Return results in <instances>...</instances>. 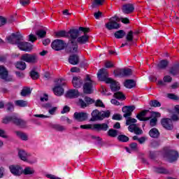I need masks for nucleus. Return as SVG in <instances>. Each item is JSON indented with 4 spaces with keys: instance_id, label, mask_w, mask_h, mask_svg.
Returning a JSON list of instances; mask_svg holds the SVG:
<instances>
[{
    "instance_id": "obj_33",
    "label": "nucleus",
    "mask_w": 179,
    "mask_h": 179,
    "mask_svg": "<svg viewBox=\"0 0 179 179\" xmlns=\"http://www.w3.org/2000/svg\"><path fill=\"white\" fill-rule=\"evenodd\" d=\"M20 94L22 96V97H26V96L31 94V90H30V87H24L20 92Z\"/></svg>"
},
{
    "instance_id": "obj_43",
    "label": "nucleus",
    "mask_w": 179,
    "mask_h": 179,
    "mask_svg": "<svg viewBox=\"0 0 179 179\" xmlns=\"http://www.w3.org/2000/svg\"><path fill=\"white\" fill-rule=\"evenodd\" d=\"M114 97L117 100H125V95L121 92H117L114 94Z\"/></svg>"
},
{
    "instance_id": "obj_63",
    "label": "nucleus",
    "mask_w": 179,
    "mask_h": 179,
    "mask_svg": "<svg viewBox=\"0 0 179 179\" xmlns=\"http://www.w3.org/2000/svg\"><path fill=\"white\" fill-rule=\"evenodd\" d=\"M2 122L3 124H9V122H12V116L4 118Z\"/></svg>"
},
{
    "instance_id": "obj_48",
    "label": "nucleus",
    "mask_w": 179,
    "mask_h": 179,
    "mask_svg": "<svg viewBox=\"0 0 179 179\" xmlns=\"http://www.w3.org/2000/svg\"><path fill=\"white\" fill-rule=\"evenodd\" d=\"M53 128L55 129V131H59V132L66 130V128L61 124H55L53 125Z\"/></svg>"
},
{
    "instance_id": "obj_3",
    "label": "nucleus",
    "mask_w": 179,
    "mask_h": 179,
    "mask_svg": "<svg viewBox=\"0 0 179 179\" xmlns=\"http://www.w3.org/2000/svg\"><path fill=\"white\" fill-rule=\"evenodd\" d=\"M120 22V18L117 16H115L109 20V22L106 24V27L108 30H114L115 29H120V24L117 23Z\"/></svg>"
},
{
    "instance_id": "obj_26",
    "label": "nucleus",
    "mask_w": 179,
    "mask_h": 179,
    "mask_svg": "<svg viewBox=\"0 0 179 179\" xmlns=\"http://www.w3.org/2000/svg\"><path fill=\"white\" fill-rule=\"evenodd\" d=\"M94 129L96 131H107L108 129V124L106 123L94 124Z\"/></svg>"
},
{
    "instance_id": "obj_25",
    "label": "nucleus",
    "mask_w": 179,
    "mask_h": 179,
    "mask_svg": "<svg viewBox=\"0 0 179 179\" xmlns=\"http://www.w3.org/2000/svg\"><path fill=\"white\" fill-rule=\"evenodd\" d=\"M73 87L76 89L81 87L83 85V80L80 79V77H73L72 80Z\"/></svg>"
},
{
    "instance_id": "obj_19",
    "label": "nucleus",
    "mask_w": 179,
    "mask_h": 179,
    "mask_svg": "<svg viewBox=\"0 0 179 179\" xmlns=\"http://www.w3.org/2000/svg\"><path fill=\"white\" fill-rule=\"evenodd\" d=\"M101 112L99 111V110H94L91 113L92 117L90 118V121H101Z\"/></svg>"
},
{
    "instance_id": "obj_11",
    "label": "nucleus",
    "mask_w": 179,
    "mask_h": 179,
    "mask_svg": "<svg viewBox=\"0 0 179 179\" xmlns=\"http://www.w3.org/2000/svg\"><path fill=\"white\" fill-rule=\"evenodd\" d=\"M106 83L110 85V88L112 92H118V90H120V89H121V87L120 86V83H118V82L114 80L113 78H109L106 81Z\"/></svg>"
},
{
    "instance_id": "obj_9",
    "label": "nucleus",
    "mask_w": 179,
    "mask_h": 179,
    "mask_svg": "<svg viewBox=\"0 0 179 179\" xmlns=\"http://www.w3.org/2000/svg\"><path fill=\"white\" fill-rule=\"evenodd\" d=\"M161 124L165 129L167 131H173L174 129V125L173 124V120L170 118H163L161 120Z\"/></svg>"
},
{
    "instance_id": "obj_41",
    "label": "nucleus",
    "mask_w": 179,
    "mask_h": 179,
    "mask_svg": "<svg viewBox=\"0 0 179 179\" xmlns=\"http://www.w3.org/2000/svg\"><path fill=\"white\" fill-rule=\"evenodd\" d=\"M56 37L60 38L61 37H69L68 32L66 31H59L55 33Z\"/></svg>"
},
{
    "instance_id": "obj_10",
    "label": "nucleus",
    "mask_w": 179,
    "mask_h": 179,
    "mask_svg": "<svg viewBox=\"0 0 179 179\" xmlns=\"http://www.w3.org/2000/svg\"><path fill=\"white\" fill-rule=\"evenodd\" d=\"M135 110V106H125L122 108L123 117L128 118L132 115V113Z\"/></svg>"
},
{
    "instance_id": "obj_35",
    "label": "nucleus",
    "mask_w": 179,
    "mask_h": 179,
    "mask_svg": "<svg viewBox=\"0 0 179 179\" xmlns=\"http://www.w3.org/2000/svg\"><path fill=\"white\" fill-rule=\"evenodd\" d=\"M169 66V62L167 60H162L158 64V69H166Z\"/></svg>"
},
{
    "instance_id": "obj_18",
    "label": "nucleus",
    "mask_w": 179,
    "mask_h": 179,
    "mask_svg": "<svg viewBox=\"0 0 179 179\" xmlns=\"http://www.w3.org/2000/svg\"><path fill=\"white\" fill-rule=\"evenodd\" d=\"M93 83H85L83 85V92L85 94H92L93 93Z\"/></svg>"
},
{
    "instance_id": "obj_51",
    "label": "nucleus",
    "mask_w": 179,
    "mask_h": 179,
    "mask_svg": "<svg viewBox=\"0 0 179 179\" xmlns=\"http://www.w3.org/2000/svg\"><path fill=\"white\" fill-rule=\"evenodd\" d=\"M80 128H81V129H94V124H83L80 126Z\"/></svg>"
},
{
    "instance_id": "obj_8",
    "label": "nucleus",
    "mask_w": 179,
    "mask_h": 179,
    "mask_svg": "<svg viewBox=\"0 0 179 179\" xmlns=\"http://www.w3.org/2000/svg\"><path fill=\"white\" fill-rule=\"evenodd\" d=\"M97 77L101 82H105L107 83V81L111 78H108V71L106 69H101L97 73Z\"/></svg>"
},
{
    "instance_id": "obj_42",
    "label": "nucleus",
    "mask_w": 179,
    "mask_h": 179,
    "mask_svg": "<svg viewBox=\"0 0 179 179\" xmlns=\"http://www.w3.org/2000/svg\"><path fill=\"white\" fill-rule=\"evenodd\" d=\"M125 36V31L124 30H119L115 33V38H123Z\"/></svg>"
},
{
    "instance_id": "obj_28",
    "label": "nucleus",
    "mask_w": 179,
    "mask_h": 179,
    "mask_svg": "<svg viewBox=\"0 0 179 179\" xmlns=\"http://www.w3.org/2000/svg\"><path fill=\"white\" fill-rule=\"evenodd\" d=\"M0 78L4 80L8 78V70L3 66H0Z\"/></svg>"
},
{
    "instance_id": "obj_15",
    "label": "nucleus",
    "mask_w": 179,
    "mask_h": 179,
    "mask_svg": "<svg viewBox=\"0 0 179 179\" xmlns=\"http://www.w3.org/2000/svg\"><path fill=\"white\" fill-rule=\"evenodd\" d=\"M68 35L69 37L70 36L71 41H76V38H78V37L80 36V34L79 32V29H73L69 31Z\"/></svg>"
},
{
    "instance_id": "obj_22",
    "label": "nucleus",
    "mask_w": 179,
    "mask_h": 179,
    "mask_svg": "<svg viewBox=\"0 0 179 179\" xmlns=\"http://www.w3.org/2000/svg\"><path fill=\"white\" fill-rule=\"evenodd\" d=\"M152 115L154 116L150 121V127H156L157 125V118L161 117V114L159 112H152Z\"/></svg>"
},
{
    "instance_id": "obj_27",
    "label": "nucleus",
    "mask_w": 179,
    "mask_h": 179,
    "mask_svg": "<svg viewBox=\"0 0 179 179\" xmlns=\"http://www.w3.org/2000/svg\"><path fill=\"white\" fill-rule=\"evenodd\" d=\"M79 61V56L78 55H71L69 57V62L71 65H78Z\"/></svg>"
},
{
    "instance_id": "obj_54",
    "label": "nucleus",
    "mask_w": 179,
    "mask_h": 179,
    "mask_svg": "<svg viewBox=\"0 0 179 179\" xmlns=\"http://www.w3.org/2000/svg\"><path fill=\"white\" fill-rule=\"evenodd\" d=\"M167 98L171 100H175L176 101H178L179 100L178 95H176V94H167Z\"/></svg>"
},
{
    "instance_id": "obj_64",
    "label": "nucleus",
    "mask_w": 179,
    "mask_h": 179,
    "mask_svg": "<svg viewBox=\"0 0 179 179\" xmlns=\"http://www.w3.org/2000/svg\"><path fill=\"white\" fill-rule=\"evenodd\" d=\"M37 41V37L33 34H30L29 36V41H31V43H34V41Z\"/></svg>"
},
{
    "instance_id": "obj_38",
    "label": "nucleus",
    "mask_w": 179,
    "mask_h": 179,
    "mask_svg": "<svg viewBox=\"0 0 179 179\" xmlns=\"http://www.w3.org/2000/svg\"><path fill=\"white\" fill-rule=\"evenodd\" d=\"M15 134L17 136H18V138H20L22 141H27L29 139V138L27 137V134L22 131H16Z\"/></svg>"
},
{
    "instance_id": "obj_30",
    "label": "nucleus",
    "mask_w": 179,
    "mask_h": 179,
    "mask_svg": "<svg viewBox=\"0 0 179 179\" xmlns=\"http://www.w3.org/2000/svg\"><path fill=\"white\" fill-rule=\"evenodd\" d=\"M18 155L21 160H23V162H26L27 161V158L29 157V156H30V154H27L26 151L21 150L19 151Z\"/></svg>"
},
{
    "instance_id": "obj_56",
    "label": "nucleus",
    "mask_w": 179,
    "mask_h": 179,
    "mask_svg": "<svg viewBox=\"0 0 179 179\" xmlns=\"http://www.w3.org/2000/svg\"><path fill=\"white\" fill-rule=\"evenodd\" d=\"M155 171L159 174H167V170L164 169V168H155Z\"/></svg>"
},
{
    "instance_id": "obj_55",
    "label": "nucleus",
    "mask_w": 179,
    "mask_h": 179,
    "mask_svg": "<svg viewBox=\"0 0 179 179\" xmlns=\"http://www.w3.org/2000/svg\"><path fill=\"white\" fill-rule=\"evenodd\" d=\"M30 76L31 79H33L34 80H36V79H38V78L40 77V75H38L37 71H31L30 72Z\"/></svg>"
},
{
    "instance_id": "obj_34",
    "label": "nucleus",
    "mask_w": 179,
    "mask_h": 179,
    "mask_svg": "<svg viewBox=\"0 0 179 179\" xmlns=\"http://www.w3.org/2000/svg\"><path fill=\"white\" fill-rule=\"evenodd\" d=\"M26 62H17L15 64V68H17V69H19L20 71H24V69H26Z\"/></svg>"
},
{
    "instance_id": "obj_31",
    "label": "nucleus",
    "mask_w": 179,
    "mask_h": 179,
    "mask_svg": "<svg viewBox=\"0 0 179 179\" xmlns=\"http://www.w3.org/2000/svg\"><path fill=\"white\" fill-rule=\"evenodd\" d=\"M124 86L127 89H132L136 86V83L134 80H126L124 82Z\"/></svg>"
},
{
    "instance_id": "obj_1",
    "label": "nucleus",
    "mask_w": 179,
    "mask_h": 179,
    "mask_svg": "<svg viewBox=\"0 0 179 179\" xmlns=\"http://www.w3.org/2000/svg\"><path fill=\"white\" fill-rule=\"evenodd\" d=\"M10 44H15L21 51H31L33 46L30 43L23 41V36L20 33L12 34L6 38Z\"/></svg>"
},
{
    "instance_id": "obj_60",
    "label": "nucleus",
    "mask_w": 179,
    "mask_h": 179,
    "mask_svg": "<svg viewBox=\"0 0 179 179\" xmlns=\"http://www.w3.org/2000/svg\"><path fill=\"white\" fill-rule=\"evenodd\" d=\"M130 149L131 150H134V152H136L138 150V144L136 143H131L129 145Z\"/></svg>"
},
{
    "instance_id": "obj_61",
    "label": "nucleus",
    "mask_w": 179,
    "mask_h": 179,
    "mask_svg": "<svg viewBox=\"0 0 179 179\" xmlns=\"http://www.w3.org/2000/svg\"><path fill=\"white\" fill-rule=\"evenodd\" d=\"M0 136L1 138H4V139H8V135H6V132L3 129H0Z\"/></svg>"
},
{
    "instance_id": "obj_2",
    "label": "nucleus",
    "mask_w": 179,
    "mask_h": 179,
    "mask_svg": "<svg viewBox=\"0 0 179 179\" xmlns=\"http://www.w3.org/2000/svg\"><path fill=\"white\" fill-rule=\"evenodd\" d=\"M20 60L28 62V64H37L38 62V55L37 53H25L21 56Z\"/></svg>"
},
{
    "instance_id": "obj_45",
    "label": "nucleus",
    "mask_w": 179,
    "mask_h": 179,
    "mask_svg": "<svg viewBox=\"0 0 179 179\" xmlns=\"http://www.w3.org/2000/svg\"><path fill=\"white\" fill-rule=\"evenodd\" d=\"M178 72H179V66L178 65H176V66H173L169 71V73H171V75H173V76H175V75H177V73H178Z\"/></svg>"
},
{
    "instance_id": "obj_46",
    "label": "nucleus",
    "mask_w": 179,
    "mask_h": 179,
    "mask_svg": "<svg viewBox=\"0 0 179 179\" xmlns=\"http://www.w3.org/2000/svg\"><path fill=\"white\" fill-rule=\"evenodd\" d=\"M36 34L38 36V37H39V38H44V37L47 36V31L43 29H40L36 32Z\"/></svg>"
},
{
    "instance_id": "obj_52",
    "label": "nucleus",
    "mask_w": 179,
    "mask_h": 179,
    "mask_svg": "<svg viewBox=\"0 0 179 179\" xmlns=\"http://www.w3.org/2000/svg\"><path fill=\"white\" fill-rule=\"evenodd\" d=\"M78 31H79L80 35L82 34V32L84 33V34H86V33H89L90 31V29L85 27H80L78 28Z\"/></svg>"
},
{
    "instance_id": "obj_16",
    "label": "nucleus",
    "mask_w": 179,
    "mask_h": 179,
    "mask_svg": "<svg viewBox=\"0 0 179 179\" xmlns=\"http://www.w3.org/2000/svg\"><path fill=\"white\" fill-rule=\"evenodd\" d=\"M128 129L130 132H134L136 135H142V134H143L142 129H141L136 124L129 125Z\"/></svg>"
},
{
    "instance_id": "obj_23",
    "label": "nucleus",
    "mask_w": 179,
    "mask_h": 179,
    "mask_svg": "<svg viewBox=\"0 0 179 179\" xmlns=\"http://www.w3.org/2000/svg\"><path fill=\"white\" fill-rule=\"evenodd\" d=\"M173 82V78L170 76H164L163 80H159L157 85L159 86H166V83H171Z\"/></svg>"
},
{
    "instance_id": "obj_20",
    "label": "nucleus",
    "mask_w": 179,
    "mask_h": 179,
    "mask_svg": "<svg viewBox=\"0 0 179 179\" xmlns=\"http://www.w3.org/2000/svg\"><path fill=\"white\" fill-rule=\"evenodd\" d=\"M148 113H149V110H144L136 115V118H138V120L140 121H149L152 117H146V114H148Z\"/></svg>"
},
{
    "instance_id": "obj_50",
    "label": "nucleus",
    "mask_w": 179,
    "mask_h": 179,
    "mask_svg": "<svg viewBox=\"0 0 179 179\" xmlns=\"http://www.w3.org/2000/svg\"><path fill=\"white\" fill-rule=\"evenodd\" d=\"M127 120H126V125H133L134 124H135L136 122V119L135 118H132L131 117V116H129V117H127Z\"/></svg>"
},
{
    "instance_id": "obj_7",
    "label": "nucleus",
    "mask_w": 179,
    "mask_h": 179,
    "mask_svg": "<svg viewBox=\"0 0 179 179\" xmlns=\"http://www.w3.org/2000/svg\"><path fill=\"white\" fill-rule=\"evenodd\" d=\"M51 47L55 51H61L65 48V41L61 39H56L52 43Z\"/></svg>"
},
{
    "instance_id": "obj_21",
    "label": "nucleus",
    "mask_w": 179,
    "mask_h": 179,
    "mask_svg": "<svg viewBox=\"0 0 179 179\" xmlns=\"http://www.w3.org/2000/svg\"><path fill=\"white\" fill-rule=\"evenodd\" d=\"M79 96V91L78 90H70L66 94L67 99H75Z\"/></svg>"
},
{
    "instance_id": "obj_39",
    "label": "nucleus",
    "mask_w": 179,
    "mask_h": 179,
    "mask_svg": "<svg viewBox=\"0 0 179 179\" xmlns=\"http://www.w3.org/2000/svg\"><path fill=\"white\" fill-rule=\"evenodd\" d=\"M15 104L18 107H27V101L17 100L15 101Z\"/></svg>"
},
{
    "instance_id": "obj_12",
    "label": "nucleus",
    "mask_w": 179,
    "mask_h": 179,
    "mask_svg": "<svg viewBox=\"0 0 179 179\" xmlns=\"http://www.w3.org/2000/svg\"><path fill=\"white\" fill-rule=\"evenodd\" d=\"M66 51L67 54H75V52H78V42L71 41Z\"/></svg>"
},
{
    "instance_id": "obj_57",
    "label": "nucleus",
    "mask_w": 179,
    "mask_h": 179,
    "mask_svg": "<svg viewBox=\"0 0 179 179\" xmlns=\"http://www.w3.org/2000/svg\"><path fill=\"white\" fill-rule=\"evenodd\" d=\"M94 105L96 107H101L102 108H104V107H106L103 101L100 99H97Z\"/></svg>"
},
{
    "instance_id": "obj_32",
    "label": "nucleus",
    "mask_w": 179,
    "mask_h": 179,
    "mask_svg": "<svg viewBox=\"0 0 179 179\" xmlns=\"http://www.w3.org/2000/svg\"><path fill=\"white\" fill-rule=\"evenodd\" d=\"M77 41L79 44H86L89 41V36L84 34L77 38Z\"/></svg>"
},
{
    "instance_id": "obj_59",
    "label": "nucleus",
    "mask_w": 179,
    "mask_h": 179,
    "mask_svg": "<svg viewBox=\"0 0 179 179\" xmlns=\"http://www.w3.org/2000/svg\"><path fill=\"white\" fill-rule=\"evenodd\" d=\"M6 107L7 108V111H13V110H15V106H13V104L10 102H8L6 105Z\"/></svg>"
},
{
    "instance_id": "obj_44",
    "label": "nucleus",
    "mask_w": 179,
    "mask_h": 179,
    "mask_svg": "<svg viewBox=\"0 0 179 179\" xmlns=\"http://www.w3.org/2000/svg\"><path fill=\"white\" fill-rule=\"evenodd\" d=\"M111 115V112L110 110H106L101 112V121L104 120V118H108Z\"/></svg>"
},
{
    "instance_id": "obj_37",
    "label": "nucleus",
    "mask_w": 179,
    "mask_h": 179,
    "mask_svg": "<svg viewBox=\"0 0 179 179\" xmlns=\"http://www.w3.org/2000/svg\"><path fill=\"white\" fill-rule=\"evenodd\" d=\"M106 0H94L92 2V8H96V6H103Z\"/></svg>"
},
{
    "instance_id": "obj_5",
    "label": "nucleus",
    "mask_w": 179,
    "mask_h": 179,
    "mask_svg": "<svg viewBox=\"0 0 179 179\" xmlns=\"http://www.w3.org/2000/svg\"><path fill=\"white\" fill-rule=\"evenodd\" d=\"M113 73L115 76H131L132 75V70L131 69H117L114 70Z\"/></svg>"
},
{
    "instance_id": "obj_40",
    "label": "nucleus",
    "mask_w": 179,
    "mask_h": 179,
    "mask_svg": "<svg viewBox=\"0 0 179 179\" xmlns=\"http://www.w3.org/2000/svg\"><path fill=\"white\" fill-rule=\"evenodd\" d=\"M108 135L110 138H116L118 135V130H115L114 129H110L108 131Z\"/></svg>"
},
{
    "instance_id": "obj_29",
    "label": "nucleus",
    "mask_w": 179,
    "mask_h": 179,
    "mask_svg": "<svg viewBox=\"0 0 179 179\" xmlns=\"http://www.w3.org/2000/svg\"><path fill=\"white\" fill-rule=\"evenodd\" d=\"M149 135L151 138H157L160 136V132L156 128H152L149 131Z\"/></svg>"
},
{
    "instance_id": "obj_13",
    "label": "nucleus",
    "mask_w": 179,
    "mask_h": 179,
    "mask_svg": "<svg viewBox=\"0 0 179 179\" xmlns=\"http://www.w3.org/2000/svg\"><path fill=\"white\" fill-rule=\"evenodd\" d=\"M73 117L75 120L79 121V122H83V121H86V120H87V114L85 112H76Z\"/></svg>"
},
{
    "instance_id": "obj_62",
    "label": "nucleus",
    "mask_w": 179,
    "mask_h": 179,
    "mask_svg": "<svg viewBox=\"0 0 179 179\" xmlns=\"http://www.w3.org/2000/svg\"><path fill=\"white\" fill-rule=\"evenodd\" d=\"M79 103L81 108H85V107H87L88 106L87 103L85 101H83V99H80Z\"/></svg>"
},
{
    "instance_id": "obj_49",
    "label": "nucleus",
    "mask_w": 179,
    "mask_h": 179,
    "mask_svg": "<svg viewBox=\"0 0 179 179\" xmlns=\"http://www.w3.org/2000/svg\"><path fill=\"white\" fill-rule=\"evenodd\" d=\"M150 107H161L162 103L157 100H152L149 103Z\"/></svg>"
},
{
    "instance_id": "obj_53",
    "label": "nucleus",
    "mask_w": 179,
    "mask_h": 179,
    "mask_svg": "<svg viewBox=\"0 0 179 179\" xmlns=\"http://www.w3.org/2000/svg\"><path fill=\"white\" fill-rule=\"evenodd\" d=\"M117 139L120 142H128V141H129V138L125 135L118 136Z\"/></svg>"
},
{
    "instance_id": "obj_4",
    "label": "nucleus",
    "mask_w": 179,
    "mask_h": 179,
    "mask_svg": "<svg viewBox=\"0 0 179 179\" xmlns=\"http://www.w3.org/2000/svg\"><path fill=\"white\" fill-rule=\"evenodd\" d=\"M165 157L166 159H167L169 163H173V162H177L179 157L178 152L174 150H169L165 155Z\"/></svg>"
},
{
    "instance_id": "obj_6",
    "label": "nucleus",
    "mask_w": 179,
    "mask_h": 179,
    "mask_svg": "<svg viewBox=\"0 0 179 179\" xmlns=\"http://www.w3.org/2000/svg\"><path fill=\"white\" fill-rule=\"evenodd\" d=\"M59 85L53 88V92L55 96H62L64 94V88L62 86H65L66 83L64 81L62 82V79H59L57 81Z\"/></svg>"
},
{
    "instance_id": "obj_47",
    "label": "nucleus",
    "mask_w": 179,
    "mask_h": 179,
    "mask_svg": "<svg viewBox=\"0 0 179 179\" xmlns=\"http://www.w3.org/2000/svg\"><path fill=\"white\" fill-rule=\"evenodd\" d=\"M126 40L129 43H132L134 41V31H129L126 36Z\"/></svg>"
},
{
    "instance_id": "obj_17",
    "label": "nucleus",
    "mask_w": 179,
    "mask_h": 179,
    "mask_svg": "<svg viewBox=\"0 0 179 179\" xmlns=\"http://www.w3.org/2000/svg\"><path fill=\"white\" fill-rule=\"evenodd\" d=\"M11 122L15 124V125H17L18 127H21L22 128L24 127L26 125L25 121L17 118L16 116H11Z\"/></svg>"
},
{
    "instance_id": "obj_36",
    "label": "nucleus",
    "mask_w": 179,
    "mask_h": 179,
    "mask_svg": "<svg viewBox=\"0 0 179 179\" xmlns=\"http://www.w3.org/2000/svg\"><path fill=\"white\" fill-rule=\"evenodd\" d=\"M22 173L24 176H30L34 174L35 171L33 168L27 166L23 170Z\"/></svg>"
},
{
    "instance_id": "obj_14",
    "label": "nucleus",
    "mask_w": 179,
    "mask_h": 179,
    "mask_svg": "<svg viewBox=\"0 0 179 179\" xmlns=\"http://www.w3.org/2000/svg\"><path fill=\"white\" fill-rule=\"evenodd\" d=\"M10 173L14 176H20L22 175V167L19 165H11L9 166Z\"/></svg>"
},
{
    "instance_id": "obj_24",
    "label": "nucleus",
    "mask_w": 179,
    "mask_h": 179,
    "mask_svg": "<svg viewBox=\"0 0 179 179\" xmlns=\"http://www.w3.org/2000/svg\"><path fill=\"white\" fill-rule=\"evenodd\" d=\"M122 10L124 13H126L128 15L129 13H132V12L135 10V8L134 7L133 4L127 3L123 6Z\"/></svg>"
},
{
    "instance_id": "obj_58",
    "label": "nucleus",
    "mask_w": 179,
    "mask_h": 179,
    "mask_svg": "<svg viewBox=\"0 0 179 179\" xmlns=\"http://www.w3.org/2000/svg\"><path fill=\"white\" fill-rule=\"evenodd\" d=\"M85 101L87 103V105L90 106V104H93V103H94V99H93L89 96H85Z\"/></svg>"
}]
</instances>
